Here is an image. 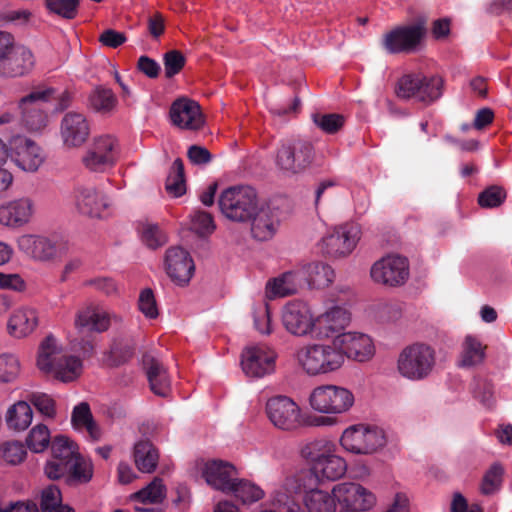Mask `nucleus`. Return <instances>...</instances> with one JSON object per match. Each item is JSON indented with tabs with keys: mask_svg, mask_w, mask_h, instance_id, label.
<instances>
[{
	"mask_svg": "<svg viewBox=\"0 0 512 512\" xmlns=\"http://www.w3.org/2000/svg\"><path fill=\"white\" fill-rule=\"evenodd\" d=\"M134 462L139 471L151 473L158 463V452L149 441H138L134 446Z\"/></svg>",
	"mask_w": 512,
	"mask_h": 512,
	"instance_id": "nucleus-40",
	"label": "nucleus"
},
{
	"mask_svg": "<svg viewBox=\"0 0 512 512\" xmlns=\"http://www.w3.org/2000/svg\"><path fill=\"white\" fill-rule=\"evenodd\" d=\"M253 319L254 327L259 333L263 335L271 334V313L267 304L261 303L254 308Z\"/></svg>",
	"mask_w": 512,
	"mask_h": 512,
	"instance_id": "nucleus-58",
	"label": "nucleus"
},
{
	"mask_svg": "<svg viewBox=\"0 0 512 512\" xmlns=\"http://www.w3.org/2000/svg\"><path fill=\"white\" fill-rule=\"evenodd\" d=\"M474 395L487 408H491L495 404L493 386L485 380L475 384Z\"/></svg>",
	"mask_w": 512,
	"mask_h": 512,
	"instance_id": "nucleus-63",
	"label": "nucleus"
},
{
	"mask_svg": "<svg viewBox=\"0 0 512 512\" xmlns=\"http://www.w3.org/2000/svg\"><path fill=\"white\" fill-rule=\"evenodd\" d=\"M35 366L43 375L63 383L75 381L83 371L82 360L68 353L61 340L53 334L46 335L39 342Z\"/></svg>",
	"mask_w": 512,
	"mask_h": 512,
	"instance_id": "nucleus-2",
	"label": "nucleus"
},
{
	"mask_svg": "<svg viewBox=\"0 0 512 512\" xmlns=\"http://www.w3.org/2000/svg\"><path fill=\"white\" fill-rule=\"evenodd\" d=\"M352 315L344 305L334 304L315 316L314 336L319 340L339 341L348 331Z\"/></svg>",
	"mask_w": 512,
	"mask_h": 512,
	"instance_id": "nucleus-15",
	"label": "nucleus"
},
{
	"mask_svg": "<svg viewBox=\"0 0 512 512\" xmlns=\"http://www.w3.org/2000/svg\"><path fill=\"white\" fill-rule=\"evenodd\" d=\"M303 285L302 271L293 269L270 279L265 287L267 298L276 299L296 294Z\"/></svg>",
	"mask_w": 512,
	"mask_h": 512,
	"instance_id": "nucleus-32",
	"label": "nucleus"
},
{
	"mask_svg": "<svg viewBox=\"0 0 512 512\" xmlns=\"http://www.w3.org/2000/svg\"><path fill=\"white\" fill-rule=\"evenodd\" d=\"M410 277L409 260L390 253L376 260L370 268V278L378 285L396 288L406 284Z\"/></svg>",
	"mask_w": 512,
	"mask_h": 512,
	"instance_id": "nucleus-12",
	"label": "nucleus"
},
{
	"mask_svg": "<svg viewBox=\"0 0 512 512\" xmlns=\"http://www.w3.org/2000/svg\"><path fill=\"white\" fill-rule=\"evenodd\" d=\"M119 152L120 144L117 137L110 133H102L93 138L82 161L90 171L104 172L116 163Z\"/></svg>",
	"mask_w": 512,
	"mask_h": 512,
	"instance_id": "nucleus-16",
	"label": "nucleus"
},
{
	"mask_svg": "<svg viewBox=\"0 0 512 512\" xmlns=\"http://www.w3.org/2000/svg\"><path fill=\"white\" fill-rule=\"evenodd\" d=\"M300 454L310 467L309 472H306L310 477L309 483L313 477L318 481H336L347 472L345 458L329 439L319 438L307 442L302 446Z\"/></svg>",
	"mask_w": 512,
	"mask_h": 512,
	"instance_id": "nucleus-3",
	"label": "nucleus"
},
{
	"mask_svg": "<svg viewBox=\"0 0 512 512\" xmlns=\"http://www.w3.org/2000/svg\"><path fill=\"white\" fill-rule=\"evenodd\" d=\"M166 497V487L160 478H154L147 486L129 495L130 502L137 503L135 512H149L144 505L160 504Z\"/></svg>",
	"mask_w": 512,
	"mask_h": 512,
	"instance_id": "nucleus-35",
	"label": "nucleus"
},
{
	"mask_svg": "<svg viewBox=\"0 0 512 512\" xmlns=\"http://www.w3.org/2000/svg\"><path fill=\"white\" fill-rule=\"evenodd\" d=\"M420 74H408L401 77L397 83V96L403 99L419 98Z\"/></svg>",
	"mask_w": 512,
	"mask_h": 512,
	"instance_id": "nucleus-56",
	"label": "nucleus"
},
{
	"mask_svg": "<svg viewBox=\"0 0 512 512\" xmlns=\"http://www.w3.org/2000/svg\"><path fill=\"white\" fill-rule=\"evenodd\" d=\"M294 359L297 366L308 376L336 373L343 366V355L337 342L319 340L300 346Z\"/></svg>",
	"mask_w": 512,
	"mask_h": 512,
	"instance_id": "nucleus-4",
	"label": "nucleus"
},
{
	"mask_svg": "<svg viewBox=\"0 0 512 512\" xmlns=\"http://www.w3.org/2000/svg\"><path fill=\"white\" fill-rule=\"evenodd\" d=\"M78 454L77 445L66 436H56L51 442V456L68 464H71Z\"/></svg>",
	"mask_w": 512,
	"mask_h": 512,
	"instance_id": "nucleus-45",
	"label": "nucleus"
},
{
	"mask_svg": "<svg viewBox=\"0 0 512 512\" xmlns=\"http://www.w3.org/2000/svg\"><path fill=\"white\" fill-rule=\"evenodd\" d=\"M20 373V361L11 353L0 354V383L15 381Z\"/></svg>",
	"mask_w": 512,
	"mask_h": 512,
	"instance_id": "nucleus-52",
	"label": "nucleus"
},
{
	"mask_svg": "<svg viewBox=\"0 0 512 512\" xmlns=\"http://www.w3.org/2000/svg\"><path fill=\"white\" fill-rule=\"evenodd\" d=\"M67 477L69 482L88 483L93 477L91 460L78 454L69 467Z\"/></svg>",
	"mask_w": 512,
	"mask_h": 512,
	"instance_id": "nucleus-46",
	"label": "nucleus"
},
{
	"mask_svg": "<svg viewBox=\"0 0 512 512\" xmlns=\"http://www.w3.org/2000/svg\"><path fill=\"white\" fill-rule=\"evenodd\" d=\"M146 374L151 391L161 397L168 396L171 388L170 378L164 366L155 358H144Z\"/></svg>",
	"mask_w": 512,
	"mask_h": 512,
	"instance_id": "nucleus-37",
	"label": "nucleus"
},
{
	"mask_svg": "<svg viewBox=\"0 0 512 512\" xmlns=\"http://www.w3.org/2000/svg\"><path fill=\"white\" fill-rule=\"evenodd\" d=\"M258 512H300L296 503L288 500L283 494L270 496L268 504L262 505Z\"/></svg>",
	"mask_w": 512,
	"mask_h": 512,
	"instance_id": "nucleus-57",
	"label": "nucleus"
},
{
	"mask_svg": "<svg viewBox=\"0 0 512 512\" xmlns=\"http://www.w3.org/2000/svg\"><path fill=\"white\" fill-rule=\"evenodd\" d=\"M36 202L29 196L16 197L0 205V225L19 229L30 224L36 214Z\"/></svg>",
	"mask_w": 512,
	"mask_h": 512,
	"instance_id": "nucleus-22",
	"label": "nucleus"
},
{
	"mask_svg": "<svg viewBox=\"0 0 512 512\" xmlns=\"http://www.w3.org/2000/svg\"><path fill=\"white\" fill-rule=\"evenodd\" d=\"M189 228L197 235L206 237L215 231L216 224L210 213L197 210L190 215Z\"/></svg>",
	"mask_w": 512,
	"mask_h": 512,
	"instance_id": "nucleus-50",
	"label": "nucleus"
},
{
	"mask_svg": "<svg viewBox=\"0 0 512 512\" xmlns=\"http://www.w3.org/2000/svg\"><path fill=\"white\" fill-rule=\"evenodd\" d=\"M347 502L342 503L337 512H368L377 506L376 493L361 483L355 482L349 491Z\"/></svg>",
	"mask_w": 512,
	"mask_h": 512,
	"instance_id": "nucleus-33",
	"label": "nucleus"
},
{
	"mask_svg": "<svg viewBox=\"0 0 512 512\" xmlns=\"http://www.w3.org/2000/svg\"><path fill=\"white\" fill-rule=\"evenodd\" d=\"M281 321L284 329L295 337L314 336L315 315L309 305L302 301H291L282 310Z\"/></svg>",
	"mask_w": 512,
	"mask_h": 512,
	"instance_id": "nucleus-19",
	"label": "nucleus"
},
{
	"mask_svg": "<svg viewBox=\"0 0 512 512\" xmlns=\"http://www.w3.org/2000/svg\"><path fill=\"white\" fill-rule=\"evenodd\" d=\"M166 189L173 197H180L186 192L184 167L180 159H176L172 164L170 174L166 181Z\"/></svg>",
	"mask_w": 512,
	"mask_h": 512,
	"instance_id": "nucleus-48",
	"label": "nucleus"
},
{
	"mask_svg": "<svg viewBox=\"0 0 512 512\" xmlns=\"http://www.w3.org/2000/svg\"><path fill=\"white\" fill-rule=\"evenodd\" d=\"M314 123L326 133H334L338 131L344 119L338 114H316L313 116Z\"/></svg>",
	"mask_w": 512,
	"mask_h": 512,
	"instance_id": "nucleus-59",
	"label": "nucleus"
},
{
	"mask_svg": "<svg viewBox=\"0 0 512 512\" xmlns=\"http://www.w3.org/2000/svg\"><path fill=\"white\" fill-rule=\"evenodd\" d=\"M74 205L82 215L104 219L114 211L113 200L103 191L92 185H80L73 192Z\"/></svg>",
	"mask_w": 512,
	"mask_h": 512,
	"instance_id": "nucleus-18",
	"label": "nucleus"
},
{
	"mask_svg": "<svg viewBox=\"0 0 512 512\" xmlns=\"http://www.w3.org/2000/svg\"><path fill=\"white\" fill-rule=\"evenodd\" d=\"M299 270L302 271V280H306L312 288H326L335 279L334 269L324 262H310L299 267Z\"/></svg>",
	"mask_w": 512,
	"mask_h": 512,
	"instance_id": "nucleus-36",
	"label": "nucleus"
},
{
	"mask_svg": "<svg viewBox=\"0 0 512 512\" xmlns=\"http://www.w3.org/2000/svg\"><path fill=\"white\" fill-rule=\"evenodd\" d=\"M40 507L42 512H60L64 508H71L62 503L61 492L55 485H49L42 490Z\"/></svg>",
	"mask_w": 512,
	"mask_h": 512,
	"instance_id": "nucleus-51",
	"label": "nucleus"
},
{
	"mask_svg": "<svg viewBox=\"0 0 512 512\" xmlns=\"http://www.w3.org/2000/svg\"><path fill=\"white\" fill-rule=\"evenodd\" d=\"M337 344L342 352L344 364L347 358L359 363L369 362L376 354L373 339L359 331H348Z\"/></svg>",
	"mask_w": 512,
	"mask_h": 512,
	"instance_id": "nucleus-25",
	"label": "nucleus"
},
{
	"mask_svg": "<svg viewBox=\"0 0 512 512\" xmlns=\"http://www.w3.org/2000/svg\"><path fill=\"white\" fill-rule=\"evenodd\" d=\"M277 353L266 344H254L242 352L241 365L243 372L254 378H261L275 370Z\"/></svg>",
	"mask_w": 512,
	"mask_h": 512,
	"instance_id": "nucleus-21",
	"label": "nucleus"
},
{
	"mask_svg": "<svg viewBox=\"0 0 512 512\" xmlns=\"http://www.w3.org/2000/svg\"><path fill=\"white\" fill-rule=\"evenodd\" d=\"M72 428L83 434V436L95 443L101 440L103 432L99 424L95 421L90 406L86 402H81L73 407L71 413Z\"/></svg>",
	"mask_w": 512,
	"mask_h": 512,
	"instance_id": "nucleus-31",
	"label": "nucleus"
},
{
	"mask_svg": "<svg viewBox=\"0 0 512 512\" xmlns=\"http://www.w3.org/2000/svg\"><path fill=\"white\" fill-rule=\"evenodd\" d=\"M117 99L110 89L96 88L89 96V107L101 114H107L114 110Z\"/></svg>",
	"mask_w": 512,
	"mask_h": 512,
	"instance_id": "nucleus-44",
	"label": "nucleus"
},
{
	"mask_svg": "<svg viewBox=\"0 0 512 512\" xmlns=\"http://www.w3.org/2000/svg\"><path fill=\"white\" fill-rule=\"evenodd\" d=\"M442 79L439 77H424L420 75L419 101L430 102L441 95Z\"/></svg>",
	"mask_w": 512,
	"mask_h": 512,
	"instance_id": "nucleus-55",
	"label": "nucleus"
},
{
	"mask_svg": "<svg viewBox=\"0 0 512 512\" xmlns=\"http://www.w3.org/2000/svg\"><path fill=\"white\" fill-rule=\"evenodd\" d=\"M486 347L480 339L473 335L464 337L461 343L458 365L463 368H472L480 365L485 358Z\"/></svg>",
	"mask_w": 512,
	"mask_h": 512,
	"instance_id": "nucleus-38",
	"label": "nucleus"
},
{
	"mask_svg": "<svg viewBox=\"0 0 512 512\" xmlns=\"http://www.w3.org/2000/svg\"><path fill=\"white\" fill-rule=\"evenodd\" d=\"M260 203L256 190L250 186H233L223 190L218 199L221 214L229 221L248 222Z\"/></svg>",
	"mask_w": 512,
	"mask_h": 512,
	"instance_id": "nucleus-10",
	"label": "nucleus"
},
{
	"mask_svg": "<svg viewBox=\"0 0 512 512\" xmlns=\"http://www.w3.org/2000/svg\"><path fill=\"white\" fill-rule=\"evenodd\" d=\"M274 165L284 178L296 179L312 166L315 160L313 145L304 140H284L274 152Z\"/></svg>",
	"mask_w": 512,
	"mask_h": 512,
	"instance_id": "nucleus-6",
	"label": "nucleus"
},
{
	"mask_svg": "<svg viewBox=\"0 0 512 512\" xmlns=\"http://www.w3.org/2000/svg\"><path fill=\"white\" fill-rule=\"evenodd\" d=\"M248 222H250L252 237L258 241L270 240L276 234L280 224L277 212L261 202Z\"/></svg>",
	"mask_w": 512,
	"mask_h": 512,
	"instance_id": "nucleus-29",
	"label": "nucleus"
},
{
	"mask_svg": "<svg viewBox=\"0 0 512 512\" xmlns=\"http://www.w3.org/2000/svg\"><path fill=\"white\" fill-rule=\"evenodd\" d=\"M436 364L435 348L425 342H415L399 352L396 370L402 378L418 382L427 379L433 373Z\"/></svg>",
	"mask_w": 512,
	"mask_h": 512,
	"instance_id": "nucleus-7",
	"label": "nucleus"
},
{
	"mask_svg": "<svg viewBox=\"0 0 512 512\" xmlns=\"http://www.w3.org/2000/svg\"><path fill=\"white\" fill-rule=\"evenodd\" d=\"M190 473L195 478H202L213 489L228 493L233 487L237 470L231 463L220 459H198Z\"/></svg>",
	"mask_w": 512,
	"mask_h": 512,
	"instance_id": "nucleus-14",
	"label": "nucleus"
},
{
	"mask_svg": "<svg viewBox=\"0 0 512 512\" xmlns=\"http://www.w3.org/2000/svg\"><path fill=\"white\" fill-rule=\"evenodd\" d=\"M142 240L148 247L155 249L162 246L167 239L157 225H147L142 231Z\"/></svg>",
	"mask_w": 512,
	"mask_h": 512,
	"instance_id": "nucleus-62",
	"label": "nucleus"
},
{
	"mask_svg": "<svg viewBox=\"0 0 512 512\" xmlns=\"http://www.w3.org/2000/svg\"><path fill=\"white\" fill-rule=\"evenodd\" d=\"M137 307L147 319H156L159 316L158 303L151 288L146 287L140 290Z\"/></svg>",
	"mask_w": 512,
	"mask_h": 512,
	"instance_id": "nucleus-53",
	"label": "nucleus"
},
{
	"mask_svg": "<svg viewBox=\"0 0 512 512\" xmlns=\"http://www.w3.org/2000/svg\"><path fill=\"white\" fill-rule=\"evenodd\" d=\"M91 135V123L83 112L69 111L63 115L59 124V136L67 150L82 147Z\"/></svg>",
	"mask_w": 512,
	"mask_h": 512,
	"instance_id": "nucleus-20",
	"label": "nucleus"
},
{
	"mask_svg": "<svg viewBox=\"0 0 512 512\" xmlns=\"http://www.w3.org/2000/svg\"><path fill=\"white\" fill-rule=\"evenodd\" d=\"M16 243L21 252L37 260H49L57 252L54 243L40 235L22 234L17 238Z\"/></svg>",
	"mask_w": 512,
	"mask_h": 512,
	"instance_id": "nucleus-34",
	"label": "nucleus"
},
{
	"mask_svg": "<svg viewBox=\"0 0 512 512\" xmlns=\"http://www.w3.org/2000/svg\"><path fill=\"white\" fill-rule=\"evenodd\" d=\"M309 475L306 471H298L287 475L275 488L270 496L277 493L283 494L288 500L293 501L304 512L297 500V495L303 493V504L307 512H337L342 503L347 502V495L355 482L346 481L335 484L332 489L312 487L309 483Z\"/></svg>",
	"mask_w": 512,
	"mask_h": 512,
	"instance_id": "nucleus-1",
	"label": "nucleus"
},
{
	"mask_svg": "<svg viewBox=\"0 0 512 512\" xmlns=\"http://www.w3.org/2000/svg\"><path fill=\"white\" fill-rule=\"evenodd\" d=\"M164 267L169 278L179 286L191 280L195 269L191 256L181 247H171L166 251Z\"/></svg>",
	"mask_w": 512,
	"mask_h": 512,
	"instance_id": "nucleus-28",
	"label": "nucleus"
},
{
	"mask_svg": "<svg viewBox=\"0 0 512 512\" xmlns=\"http://www.w3.org/2000/svg\"><path fill=\"white\" fill-rule=\"evenodd\" d=\"M265 413L273 427L282 432H294L304 425L301 407L288 396L269 398Z\"/></svg>",
	"mask_w": 512,
	"mask_h": 512,
	"instance_id": "nucleus-13",
	"label": "nucleus"
},
{
	"mask_svg": "<svg viewBox=\"0 0 512 512\" xmlns=\"http://www.w3.org/2000/svg\"><path fill=\"white\" fill-rule=\"evenodd\" d=\"M16 165L24 171L35 172L43 164L45 155L32 140L19 137L12 142Z\"/></svg>",
	"mask_w": 512,
	"mask_h": 512,
	"instance_id": "nucleus-30",
	"label": "nucleus"
},
{
	"mask_svg": "<svg viewBox=\"0 0 512 512\" xmlns=\"http://www.w3.org/2000/svg\"><path fill=\"white\" fill-rule=\"evenodd\" d=\"M506 194L500 187H490L483 191L478 198L481 207L493 208L499 206L505 199Z\"/></svg>",
	"mask_w": 512,
	"mask_h": 512,
	"instance_id": "nucleus-60",
	"label": "nucleus"
},
{
	"mask_svg": "<svg viewBox=\"0 0 512 512\" xmlns=\"http://www.w3.org/2000/svg\"><path fill=\"white\" fill-rule=\"evenodd\" d=\"M504 467L499 462L493 463L483 474L480 483V492L483 495H493L497 493L502 485L504 476Z\"/></svg>",
	"mask_w": 512,
	"mask_h": 512,
	"instance_id": "nucleus-43",
	"label": "nucleus"
},
{
	"mask_svg": "<svg viewBox=\"0 0 512 512\" xmlns=\"http://www.w3.org/2000/svg\"><path fill=\"white\" fill-rule=\"evenodd\" d=\"M308 404L315 413L327 416L323 423L332 424L331 417L342 416L351 411L355 405V395L347 387L322 384L311 390Z\"/></svg>",
	"mask_w": 512,
	"mask_h": 512,
	"instance_id": "nucleus-5",
	"label": "nucleus"
},
{
	"mask_svg": "<svg viewBox=\"0 0 512 512\" xmlns=\"http://www.w3.org/2000/svg\"><path fill=\"white\" fill-rule=\"evenodd\" d=\"M43 4L49 15L72 20L78 15L80 0H44Z\"/></svg>",
	"mask_w": 512,
	"mask_h": 512,
	"instance_id": "nucleus-42",
	"label": "nucleus"
},
{
	"mask_svg": "<svg viewBox=\"0 0 512 512\" xmlns=\"http://www.w3.org/2000/svg\"><path fill=\"white\" fill-rule=\"evenodd\" d=\"M25 442L32 452L41 453L52 442L50 430L46 425L37 424L29 431Z\"/></svg>",
	"mask_w": 512,
	"mask_h": 512,
	"instance_id": "nucleus-47",
	"label": "nucleus"
},
{
	"mask_svg": "<svg viewBox=\"0 0 512 512\" xmlns=\"http://www.w3.org/2000/svg\"><path fill=\"white\" fill-rule=\"evenodd\" d=\"M54 94V88H39L20 100L18 108L21 120L28 130L41 131L48 125L49 116L43 110V105L48 103Z\"/></svg>",
	"mask_w": 512,
	"mask_h": 512,
	"instance_id": "nucleus-17",
	"label": "nucleus"
},
{
	"mask_svg": "<svg viewBox=\"0 0 512 512\" xmlns=\"http://www.w3.org/2000/svg\"><path fill=\"white\" fill-rule=\"evenodd\" d=\"M362 231L356 223H345L330 229L318 242L322 254L333 258L348 257L357 247Z\"/></svg>",
	"mask_w": 512,
	"mask_h": 512,
	"instance_id": "nucleus-11",
	"label": "nucleus"
},
{
	"mask_svg": "<svg viewBox=\"0 0 512 512\" xmlns=\"http://www.w3.org/2000/svg\"><path fill=\"white\" fill-rule=\"evenodd\" d=\"M185 64L184 56L176 51L172 50L165 54L164 56V66H165V74L167 77H172L175 74L179 73Z\"/></svg>",
	"mask_w": 512,
	"mask_h": 512,
	"instance_id": "nucleus-64",
	"label": "nucleus"
},
{
	"mask_svg": "<svg viewBox=\"0 0 512 512\" xmlns=\"http://www.w3.org/2000/svg\"><path fill=\"white\" fill-rule=\"evenodd\" d=\"M389 442L387 431L374 424H356L344 429L339 443L342 449L354 455H374Z\"/></svg>",
	"mask_w": 512,
	"mask_h": 512,
	"instance_id": "nucleus-9",
	"label": "nucleus"
},
{
	"mask_svg": "<svg viewBox=\"0 0 512 512\" xmlns=\"http://www.w3.org/2000/svg\"><path fill=\"white\" fill-rule=\"evenodd\" d=\"M232 486L228 493L234 494L244 504L257 502L265 496V492L260 486L246 480H239L237 475Z\"/></svg>",
	"mask_w": 512,
	"mask_h": 512,
	"instance_id": "nucleus-41",
	"label": "nucleus"
},
{
	"mask_svg": "<svg viewBox=\"0 0 512 512\" xmlns=\"http://www.w3.org/2000/svg\"><path fill=\"white\" fill-rule=\"evenodd\" d=\"M41 314L38 307L25 304L16 307L9 315L6 324L7 334L13 339L30 337L40 326Z\"/></svg>",
	"mask_w": 512,
	"mask_h": 512,
	"instance_id": "nucleus-24",
	"label": "nucleus"
},
{
	"mask_svg": "<svg viewBox=\"0 0 512 512\" xmlns=\"http://www.w3.org/2000/svg\"><path fill=\"white\" fill-rule=\"evenodd\" d=\"M117 316L95 302L81 305L75 312L74 327L80 333H102L109 329Z\"/></svg>",
	"mask_w": 512,
	"mask_h": 512,
	"instance_id": "nucleus-23",
	"label": "nucleus"
},
{
	"mask_svg": "<svg viewBox=\"0 0 512 512\" xmlns=\"http://www.w3.org/2000/svg\"><path fill=\"white\" fill-rule=\"evenodd\" d=\"M424 32L421 22L397 27L384 36L383 46L389 53L410 52L420 43Z\"/></svg>",
	"mask_w": 512,
	"mask_h": 512,
	"instance_id": "nucleus-27",
	"label": "nucleus"
},
{
	"mask_svg": "<svg viewBox=\"0 0 512 512\" xmlns=\"http://www.w3.org/2000/svg\"><path fill=\"white\" fill-rule=\"evenodd\" d=\"M26 456V448L20 441L9 440L0 444V458L6 464L18 465Z\"/></svg>",
	"mask_w": 512,
	"mask_h": 512,
	"instance_id": "nucleus-49",
	"label": "nucleus"
},
{
	"mask_svg": "<svg viewBox=\"0 0 512 512\" xmlns=\"http://www.w3.org/2000/svg\"><path fill=\"white\" fill-rule=\"evenodd\" d=\"M34 66L35 55L32 50L20 43L13 33L0 30V78L23 77Z\"/></svg>",
	"mask_w": 512,
	"mask_h": 512,
	"instance_id": "nucleus-8",
	"label": "nucleus"
},
{
	"mask_svg": "<svg viewBox=\"0 0 512 512\" xmlns=\"http://www.w3.org/2000/svg\"><path fill=\"white\" fill-rule=\"evenodd\" d=\"M34 14L26 8L9 9L0 12V21L17 27H27L33 24Z\"/></svg>",
	"mask_w": 512,
	"mask_h": 512,
	"instance_id": "nucleus-54",
	"label": "nucleus"
},
{
	"mask_svg": "<svg viewBox=\"0 0 512 512\" xmlns=\"http://www.w3.org/2000/svg\"><path fill=\"white\" fill-rule=\"evenodd\" d=\"M70 466L71 464L51 456L44 466V473L49 479L57 480L68 475Z\"/></svg>",
	"mask_w": 512,
	"mask_h": 512,
	"instance_id": "nucleus-61",
	"label": "nucleus"
},
{
	"mask_svg": "<svg viewBox=\"0 0 512 512\" xmlns=\"http://www.w3.org/2000/svg\"><path fill=\"white\" fill-rule=\"evenodd\" d=\"M171 123L187 131H198L204 127L205 118L200 105L189 98H179L170 107Z\"/></svg>",
	"mask_w": 512,
	"mask_h": 512,
	"instance_id": "nucleus-26",
	"label": "nucleus"
},
{
	"mask_svg": "<svg viewBox=\"0 0 512 512\" xmlns=\"http://www.w3.org/2000/svg\"><path fill=\"white\" fill-rule=\"evenodd\" d=\"M5 420L9 429L14 431H24L32 423V408L27 402L18 401L7 409Z\"/></svg>",
	"mask_w": 512,
	"mask_h": 512,
	"instance_id": "nucleus-39",
	"label": "nucleus"
}]
</instances>
